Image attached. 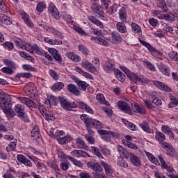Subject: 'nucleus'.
I'll return each mask as SVG.
<instances>
[{"mask_svg": "<svg viewBox=\"0 0 178 178\" xmlns=\"http://www.w3.org/2000/svg\"><path fill=\"white\" fill-rule=\"evenodd\" d=\"M121 70L125 72L128 79H130L131 81L135 83H142V84H148V80H147L143 75H137V74L131 72L126 67H121Z\"/></svg>", "mask_w": 178, "mask_h": 178, "instance_id": "1", "label": "nucleus"}, {"mask_svg": "<svg viewBox=\"0 0 178 178\" xmlns=\"http://www.w3.org/2000/svg\"><path fill=\"white\" fill-rule=\"evenodd\" d=\"M118 15L119 19L121 22L123 23H126V22H127V13L126 12V8H124V7H122L119 10Z\"/></svg>", "mask_w": 178, "mask_h": 178, "instance_id": "16", "label": "nucleus"}, {"mask_svg": "<svg viewBox=\"0 0 178 178\" xmlns=\"http://www.w3.org/2000/svg\"><path fill=\"white\" fill-rule=\"evenodd\" d=\"M153 84L155 87L161 90V91H166V92H170L172 91V89L169 86L159 81H153Z\"/></svg>", "mask_w": 178, "mask_h": 178, "instance_id": "10", "label": "nucleus"}, {"mask_svg": "<svg viewBox=\"0 0 178 178\" xmlns=\"http://www.w3.org/2000/svg\"><path fill=\"white\" fill-rule=\"evenodd\" d=\"M159 161H160L162 169H166L168 172L166 175L168 176V177L178 178V176L175 175V172H175V169H173L172 166L168 165V163H166L165 159L162 158V156H159Z\"/></svg>", "mask_w": 178, "mask_h": 178, "instance_id": "3", "label": "nucleus"}, {"mask_svg": "<svg viewBox=\"0 0 178 178\" xmlns=\"http://www.w3.org/2000/svg\"><path fill=\"white\" fill-rule=\"evenodd\" d=\"M72 140L73 138H72V136L69 135L63 138H57L58 143H59V144H61V145H63L64 144H67L68 143H70V141H72Z\"/></svg>", "mask_w": 178, "mask_h": 178, "instance_id": "28", "label": "nucleus"}, {"mask_svg": "<svg viewBox=\"0 0 178 178\" xmlns=\"http://www.w3.org/2000/svg\"><path fill=\"white\" fill-rule=\"evenodd\" d=\"M75 70H76V72H77V73H79V74H81L86 79H89V80H94V77L92 76V75H91V74H90L87 72H85L84 70H83V69H81L79 67H76L75 68Z\"/></svg>", "mask_w": 178, "mask_h": 178, "instance_id": "26", "label": "nucleus"}, {"mask_svg": "<svg viewBox=\"0 0 178 178\" xmlns=\"http://www.w3.org/2000/svg\"><path fill=\"white\" fill-rule=\"evenodd\" d=\"M117 105L120 111H122L124 113H128V115H131V108L126 102L119 101Z\"/></svg>", "mask_w": 178, "mask_h": 178, "instance_id": "6", "label": "nucleus"}, {"mask_svg": "<svg viewBox=\"0 0 178 178\" xmlns=\"http://www.w3.org/2000/svg\"><path fill=\"white\" fill-rule=\"evenodd\" d=\"M139 126L146 133H148L149 134L152 133V129H151V127H149V124H148V122L145 121L143 123L139 124Z\"/></svg>", "mask_w": 178, "mask_h": 178, "instance_id": "34", "label": "nucleus"}, {"mask_svg": "<svg viewBox=\"0 0 178 178\" xmlns=\"http://www.w3.org/2000/svg\"><path fill=\"white\" fill-rule=\"evenodd\" d=\"M67 90L69 92H71V94H74V95H76V97H79L80 95V90H79V88L76 86V85H73L72 83L67 85Z\"/></svg>", "mask_w": 178, "mask_h": 178, "instance_id": "23", "label": "nucleus"}, {"mask_svg": "<svg viewBox=\"0 0 178 178\" xmlns=\"http://www.w3.org/2000/svg\"><path fill=\"white\" fill-rule=\"evenodd\" d=\"M88 86L89 85H88V83H87V82L81 81V82H79L78 88L81 91H86V90H87V87H88Z\"/></svg>", "mask_w": 178, "mask_h": 178, "instance_id": "56", "label": "nucleus"}, {"mask_svg": "<svg viewBox=\"0 0 178 178\" xmlns=\"http://www.w3.org/2000/svg\"><path fill=\"white\" fill-rule=\"evenodd\" d=\"M92 151L93 154L96 155V156H97V158H99L100 159H104V156H102V154L101 153L98 147L92 146Z\"/></svg>", "mask_w": 178, "mask_h": 178, "instance_id": "51", "label": "nucleus"}, {"mask_svg": "<svg viewBox=\"0 0 178 178\" xmlns=\"http://www.w3.org/2000/svg\"><path fill=\"white\" fill-rule=\"evenodd\" d=\"M155 140L160 144V143H162L166 140V136H165L164 133L161 131H156L155 134Z\"/></svg>", "mask_w": 178, "mask_h": 178, "instance_id": "32", "label": "nucleus"}, {"mask_svg": "<svg viewBox=\"0 0 178 178\" xmlns=\"http://www.w3.org/2000/svg\"><path fill=\"white\" fill-rule=\"evenodd\" d=\"M42 115L44 116V119L47 120V122H52L55 120V116H54L51 113H47L44 111H42Z\"/></svg>", "mask_w": 178, "mask_h": 178, "instance_id": "49", "label": "nucleus"}, {"mask_svg": "<svg viewBox=\"0 0 178 178\" xmlns=\"http://www.w3.org/2000/svg\"><path fill=\"white\" fill-rule=\"evenodd\" d=\"M67 159H69L70 162H72L75 166H77L78 168H83V163H81V161L74 159V157H72L71 156H67Z\"/></svg>", "mask_w": 178, "mask_h": 178, "instance_id": "39", "label": "nucleus"}, {"mask_svg": "<svg viewBox=\"0 0 178 178\" xmlns=\"http://www.w3.org/2000/svg\"><path fill=\"white\" fill-rule=\"evenodd\" d=\"M166 155H168V156H170V158H173L176 156V150H175L172 145L167 149Z\"/></svg>", "mask_w": 178, "mask_h": 178, "instance_id": "47", "label": "nucleus"}, {"mask_svg": "<svg viewBox=\"0 0 178 178\" xmlns=\"http://www.w3.org/2000/svg\"><path fill=\"white\" fill-rule=\"evenodd\" d=\"M15 68H10L9 67H3L1 68V72L2 73H6V74H13V70Z\"/></svg>", "mask_w": 178, "mask_h": 178, "instance_id": "60", "label": "nucleus"}, {"mask_svg": "<svg viewBox=\"0 0 178 178\" xmlns=\"http://www.w3.org/2000/svg\"><path fill=\"white\" fill-rule=\"evenodd\" d=\"M96 99L97 101L99 102V104H102L103 105H106V106H109V102H108L106 99H105V97L104 96V95L99 93L96 96Z\"/></svg>", "mask_w": 178, "mask_h": 178, "instance_id": "30", "label": "nucleus"}, {"mask_svg": "<svg viewBox=\"0 0 178 178\" xmlns=\"http://www.w3.org/2000/svg\"><path fill=\"white\" fill-rule=\"evenodd\" d=\"M11 106L12 102L10 101V97H0V108L2 109V111H5Z\"/></svg>", "mask_w": 178, "mask_h": 178, "instance_id": "5", "label": "nucleus"}, {"mask_svg": "<svg viewBox=\"0 0 178 178\" xmlns=\"http://www.w3.org/2000/svg\"><path fill=\"white\" fill-rule=\"evenodd\" d=\"M159 70L160 72L164 74V76H170V69L168 65L163 64V63H160L158 65Z\"/></svg>", "mask_w": 178, "mask_h": 178, "instance_id": "17", "label": "nucleus"}, {"mask_svg": "<svg viewBox=\"0 0 178 178\" xmlns=\"http://www.w3.org/2000/svg\"><path fill=\"white\" fill-rule=\"evenodd\" d=\"M81 66L84 69L88 70V72H90V73H93V74L97 73V69L95 68V67H94V65H92V63H91L88 60L82 61Z\"/></svg>", "mask_w": 178, "mask_h": 178, "instance_id": "9", "label": "nucleus"}, {"mask_svg": "<svg viewBox=\"0 0 178 178\" xmlns=\"http://www.w3.org/2000/svg\"><path fill=\"white\" fill-rule=\"evenodd\" d=\"M168 57L173 62H178V53L175 51H171L168 53Z\"/></svg>", "mask_w": 178, "mask_h": 178, "instance_id": "43", "label": "nucleus"}, {"mask_svg": "<svg viewBox=\"0 0 178 178\" xmlns=\"http://www.w3.org/2000/svg\"><path fill=\"white\" fill-rule=\"evenodd\" d=\"M146 155H147L149 161H150V162H152L154 165H159V161H158V159H156V157L154 156V155H152V154H151L149 152H147Z\"/></svg>", "mask_w": 178, "mask_h": 178, "instance_id": "44", "label": "nucleus"}, {"mask_svg": "<svg viewBox=\"0 0 178 178\" xmlns=\"http://www.w3.org/2000/svg\"><path fill=\"white\" fill-rule=\"evenodd\" d=\"M88 19L89 22H91V23H93V24H96V26L100 27V29H104V24L94 17V16H88Z\"/></svg>", "mask_w": 178, "mask_h": 178, "instance_id": "31", "label": "nucleus"}, {"mask_svg": "<svg viewBox=\"0 0 178 178\" xmlns=\"http://www.w3.org/2000/svg\"><path fill=\"white\" fill-rule=\"evenodd\" d=\"M19 101L22 102V104H24L29 108H35V103L33 102V100L26 98V97H19Z\"/></svg>", "mask_w": 178, "mask_h": 178, "instance_id": "14", "label": "nucleus"}, {"mask_svg": "<svg viewBox=\"0 0 178 178\" xmlns=\"http://www.w3.org/2000/svg\"><path fill=\"white\" fill-rule=\"evenodd\" d=\"M3 63L6 65V66H8V67H10L11 69H15V63L10 60L4 59Z\"/></svg>", "mask_w": 178, "mask_h": 178, "instance_id": "62", "label": "nucleus"}, {"mask_svg": "<svg viewBox=\"0 0 178 178\" xmlns=\"http://www.w3.org/2000/svg\"><path fill=\"white\" fill-rule=\"evenodd\" d=\"M17 144V139H15L14 141L11 142L6 147L7 152H10L15 151L16 145Z\"/></svg>", "mask_w": 178, "mask_h": 178, "instance_id": "46", "label": "nucleus"}, {"mask_svg": "<svg viewBox=\"0 0 178 178\" xmlns=\"http://www.w3.org/2000/svg\"><path fill=\"white\" fill-rule=\"evenodd\" d=\"M58 99L60 101V105L63 109L65 111H72L74 108H77V104L76 102H68L65 97H58Z\"/></svg>", "mask_w": 178, "mask_h": 178, "instance_id": "4", "label": "nucleus"}, {"mask_svg": "<svg viewBox=\"0 0 178 178\" xmlns=\"http://www.w3.org/2000/svg\"><path fill=\"white\" fill-rule=\"evenodd\" d=\"M49 74L54 80H59V75H58V72L55 70H49Z\"/></svg>", "mask_w": 178, "mask_h": 178, "instance_id": "61", "label": "nucleus"}, {"mask_svg": "<svg viewBox=\"0 0 178 178\" xmlns=\"http://www.w3.org/2000/svg\"><path fill=\"white\" fill-rule=\"evenodd\" d=\"M122 144L127 147L128 148H131V149H138V146L127 140H122Z\"/></svg>", "mask_w": 178, "mask_h": 178, "instance_id": "35", "label": "nucleus"}, {"mask_svg": "<svg viewBox=\"0 0 178 178\" xmlns=\"http://www.w3.org/2000/svg\"><path fill=\"white\" fill-rule=\"evenodd\" d=\"M48 10L49 13H51V16L54 17L56 20H59L60 19V16L59 15V11L58 10V8H56V6H55V4L51 3L49 5Z\"/></svg>", "mask_w": 178, "mask_h": 178, "instance_id": "8", "label": "nucleus"}, {"mask_svg": "<svg viewBox=\"0 0 178 178\" xmlns=\"http://www.w3.org/2000/svg\"><path fill=\"white\" fill-rule=\"evenodd\" d=\"M24 90L27 95H30V94H33V95H34L35 92H37V87L34 83H29L24 87Z\"/></svg>", "mask_w": 178, "mask_h": 178, "instance_id": "7", "label": "nucleus"}, {"mask_svg": "<svg viewBox=\"0 0 178 178\" xmlns=\"http://www.w3.org/2000/svg\"><path fill=\"white\" fill-rule=\"evenodd\" d=\"M15 111L16 113H17V116H18L19 115H21V113H24V106L22 104H17L15 106Z\"/></svg>", "mask_w": 178, "mask_h": 178, "instance_id": "52", "label": "nucleus"}, {"mask_svg": "<svg viewBox=\"0 0 178 178\" xmlns=\"http://www.w3.org/2000/svg\"><path fill=\"white\" fill-rule=\"evenodd\" d=\"M129 158H130V161H131V163H133V165H134V166H140L141 165L140 159H138V157L137 156L131 153Z\"/></svg>", "mask_w": 178, "mask_h": 178, "instance_id": "33", "label": "nucleus"}, {"mask_svg": "<svg viewBox=\"0 0 178 178\" xmlns=\"http://www.w3.org/2000/svg\"><path fill=\"white\" fill-rule=\"evenodd\" d=\"M71 155L75 158L90 157V155L83 150H74L71 152Z\"/></svg>", "mask_w": 178, "mask_h": 178, "instance_id": "19", "label": "nucleus"}, {"mask_svg": "<svg viewBox=\"0 0 178 178\" xmlns=\"http://www.w3.org/2000/svg\"><path fill=\"white\" fill-rule=\"evenodd\" d=\"M170 103L169 104L170 108H173V106H177L178 99L176 97L173 95H170Z\"/></svg>", "mask_w": 178, "mask_h": 178, "instance_id": "50", "label": "nucleus"}, {"mask_svg": "<svg viewBox=\"0 0 178 178\" xmlns=\"http://www.w3.org/2000/svg\"><path fill=\"white\" fill-rule=\"evenodd\" d=\"M67 55L69 59H71V60H73V62H80V60H81V58H80L79 55L74 53L70 52L67 54Z\"/></svg>", "mask_w": 178, "mask_h": 178, "instance_id": "42", "label": "nucleus"}, {"mask_svg": "<svg viewBox=\"0 0 178 178\" xmlns=\"http://www.w3.org/2000/svg\"><path fill=\"white\" fill-rule=\"evenodd\" d=\"M116 77L120 81H124L126 79V77L124 76V74L120 72V70L117 71Z\"/></svg>", "mask_w": 178, "mask_h": 178, "instance_id": "64", "label": "nucleus"}, {"mask_svg": "<svg viewBox=\"0 0 178 178\" xmlns=\"http://www.w3.org/2000/svg\"><path fill=\"white\" fill-rule=\"evenodd\" d=\"M118 12V4H113L111 7L108 10L107 13L109 15H113Z\"/></svg>", "mask_w": 178, "mask_h": 178, "instance_id": "59", "label": "nucleus"}, {"mask_svg": "<svg viewBox=\"0 0 178 178\" xmlns=\"http://www.w3.org/2000/svg\"><path fill=\"white\" fill-rule=\"evenodd\" d=\"M134 111L135 112H138V113H140V115H145V109L144 108V107L137 104H135L134 105Z\"/></svg>", "mask_w": 178, "mask_h": 178, "instance_id": "40", "label": "nucleus"}, {"mask_svg": "<svg viewBox=\"0 0 178 178\" xmlns=\"http://www.w3.org/2000/svg\"><path fill=\"white\" fill-rule=\"evenodd\" d=\"M17 159L19 162H21V163H24L25 166H28L29 168H31L33 166L31 161L27 159L23 154H18Z\"/></svg>", "mask_w": 178, "mask_h": 178, "instance_id": "12", "label": "nucleus"}, {"mask_svg": "<svg viewBox=\"0 0 178 178\" xmlns=\"http://www.w3.org/2000/svg\"><path fill=\"white\" fill-rule=\"evenodd\" d=\"M100 163L102 166H103L106 175L108 176H112V174L113 173V171L112 170V166L107 163H105V161H101Z\"/></svg>", "mask_w": 178, "mask_h": 178, "instance_id": "22", "label": "nucleus"}, {"mask_svg": "<svg viewBox=\"0 0 178 178\" xmlns=\"http://www.w3.org/2000/svg\"><path fill=\"white\" fill-rule=\"evenodd\" d=\"M87 166L89 168V169L95 170V172H102L103 170L102 167H101V165H99L98 163H94L92 161L88 162Z\"/></svg>", "mask_w": 178, "mask_h": 178, "instance_id": "13", "label": "nucleus"}, {"mask_svg": "<svg viewBox=\"0 0 178 178\" xmlns=\"http://www.w3.org/2000/svg\"><path fill=\"white\" fill-rule=\"evenodd\" d=\"M47 8V5L45 4V3L44 2H39L37 5V7H36V10L37 12H43L44 11V9H46Z\"/></svg>", "mask_w": 178, "mask_h": 178, "instance_id": "54", "label": "nucleus"}, {"mask_svg": "<svg viewBox=\"0 0 178 178\" xmlns=\"http://www.w3.org/2000/svg\"><path fill=\"white\" fill-rule=\"evenodd\" d=\"M111 37L114 41H117V42H122L123 41V38H122V35L119 33L118 31L111 32Z\"/></svg>", "mask_w": 178, "mask_h": 178, "instance_id": "36", "label": "nucleus"}, {"mask_svg": "<svg viewBox=\"0 0 178 178\" xmlns=\"http://www.w3.org/2000/svg\"><path fill=\"white\" fill-rule=\"evenodd\" d=\"M97 133L102 136V138L104 140V141H106L107 143H109L111 141V136L108 134V131L104 129H99L97 130Z\"/></svg>", "mask_w": 178, "mask_h": 178, "instance_id": "20", "label": "nucleus"}, {"mask_svg": "<svg viewBox=\"0 0 178 178\" xmlns=\"http://www.w3.org/2000/svg\"><path fill=\"white\" fill-rule=\"evenodd\" d=\"M95 42L99 44L100 45H104L105 47L109 46V42L101 38L100 37H96L95 38Z\"/></svg>", "mask_w": 178, "mask_h": 178, "instance_id": "45", "label": "nucleus"}, {"mask_svg": "<svg viewBox=\"0 0 178 178\" xmlns=\"http://www.w3.org/2000/svg\"><path fill=\"white\" fill-rule=\"evenodd\" d=\"M131 29L133 30V31H134V33H141V27H140V26H138V24H136V23H132L131 24Z\"/></svg>", "mask_w": 178, "mask_h": 178, "instance_id": "63", "label": "nucleus"}, {"mask_svg": "<svg viewBox=\"0 0 178 178\" xmlns=\"http://www.w3.org/2000/svg\"><path fill=\"white\" fill-rule=\"evenodd\" d=\"M3 112H4L6 115H8L10 118H13L14 116H16V113H15L13 109H12V106L8 107V108L6 110H3Z\"/></svg>", "mask_w": 178, "mask_h": 178, "instance_id": "53", "label": "nucleus"}, {"mask_svg": "<svg viewBox=\"0 0 178 178\" xmlns=\"http://www.w3.org/2000/svg\"><path fill=\"white\" fill-rule=\"evenodd\" d=\"M118 166H120V168H124L125 169L129 168V165L127 164L126 161H124V159L122 158L118 160Z\"/></svg>", "mask_w": 178, "mask_h": 178, "instance_id": "58", "label": "nucleus"}, {"mask_svg": "<svg viewBox=\"0 0 178 178\" xmlns=\"http://www.w3.org/2000/svg\"><path fill=\"white\" fill-rule=\"evenodd\" d=\"M81 119L83 121V123L88 124L90 127H92V129H97V130H100L99 129H104L102 122L88 117L87 114H82L81 115Z\"/></svg>", "mask_w": 178, "mask_h": 178, "instance_id": "2", "label": "nucleus"}, {"mask_svg": "<svg viewBox=\"0 0 178 178\" xmlns=\"http://www.w3.org/2000/svg\"><path fill=\"white\" fill-rule=\"evenodd\" d=\"M63 88H65V83L63 82H56L51 87V90L55 92L60 91V90H63Z\"/></svg>", "mask_w": 178, "mask_h": 178, "instance_id": "27", "label": "nucleus"}, {"mask_svg": "<svg viewBox=\"0 0 178 178\" xmlns=\"http://www.w3.org/2000/svg\"><path fill=\"white\" fill-rule=\"evenodd\" d=\"M47 31H48V33H51V34H54V35H56L58 38H60L61 40L63 38V34L57 30H55L54 28L48 27L47 29Z\"/></svg>", "mask_w": 178, "mask_h": 178, "instance_id": "37", "label": "nucleus"}, {"mask_svg": "<svg viewBox=\"0 0 178 178\" xmlns=\"http://www.w3.org/2000/svg\"><path fill=\"white\" fill-rule=\"evenodd\" d=\"M31 136L33 137V140H40V138L41 137V134H40V128L38 126L35 125L31 132Z\"/></svg>", "mask_w": 178, "mask_h": 178, "instance_id": "21", "label": "nucleus"}, {"mask_svg": "<svg viewBox=\"0 0 178 178\" xmlns=\"http://www.w3.org/2000/svg\"><path fill=\"white\" fill-rule=\"evenodd\" d=\"M76 143L79 148H81V149H87V148H88V146L86 144V141L81 138H77L76 139Z\"/></svg>", "mask_w": 178, "mask_h": 178, "instance_id": "29", "label": "nucleus"}, {"mask_svg": "<svg viewBox=\"0 0 178 178\" xmlns=\"http://www.w3.org/2000/svg\"><path fill=\"white\" fill-rule=\"evenodd\" d=\"M49 101L51 105H54L55 106H56V105L60 102L59 97H56L55 96H51Z\"/></svg>", "mask_w": 178, "mask_h": 178, "instance_id": "55", "label": "nucleus"}, {"mask_svg": "<svg viewBox=\"0 0 178 178\" xmlns=\"http://www.w3.org/2000/svg\"><path fill=\"white\" fill-rule=\"evenodd\" d=\"M49 133H50L49 136H51L54 138L60 137V136H63V134H65V131H59L56 128L51 129Z\"/></svg>", "mask_w": 178, "mask_h": 178, "instance_id": "24", "label": "nucleus"}, {"mask_svg": "<svg viewBox=\"0 0 178 178\" xmlns=\"http://www.w3.org/2000/svg\"><path fill=\"white\" fill-rule=\"evenodd\" d=\"M115 65L113 63H111L109 62L106 63L105 65H104V69L106 70V72H113L115 70Z\"/></svg>", "mask_w": 178, "mask_h": 178, "instance_id": "48", "label": "nucleus"}, {"mask_svg": "<svg viewBox=\"0 0 178 178\" xmlns=\"http://www.w3.org/2000/svg\"><path fill=\"white\" fill-rule=\"evenodd\" d=\"M156 5L157 7L162 9L163 12H168V7L166 6V2H165V0H156Z\"/></svg>", "mask_w": 178, "mask_h": 178, "instance_id": "38", "label": "nucleus"}, {"mask_svg": "<svg viewBox=\"0 0 178 178\" xmlns=\"http://www.w3.org/2000/svg\"><path fill=\"white\" fill-rule=\"evenodd\" d=\"M17 116L18 118H19V119H21V120H23V122H26V123L30 122V119L29 118V116L27 115V114H26L25 112L18 115Z\"/></svg>", "mask_w": 178, "mask_h": 178, "instance_id": "57", "label": "nucleus"}, {"mask_svg": "<svg viewBox=\"0 0 178 178\" xmlns=\"http://www.w3.org/2000/svg\"><path fill=\"white\" fill-rule=\"evenodd\" d=\"M21 17L23 19L24 23L28 26V27H34V24L31 22L30 17L25 12L21 13Z\"/></svg>", "mask_w": 178, "mask_h": 178, "instance_id": "18", "label": "nucleus"}, {"mask_svg": "<svg viewBox=\"0 0 178 178\" xmlns=\"http://www.w3.org/2000/svg\"><path fill=\"white\" fill-rule=\"evenodd\" d=\"M116 29L120 34H126L127 33V26L123 22H119L116 24Z\"/></svg>", "mask_w": 178, "mask_h": 178, "instance_id": "15", "label": "nucleus"}, {"mask_svg": "<svg viewBox=\"0 0 178 178\" xmlns=\"http://www.w3.org/2000/svg\"><path fill=\"white\" fill-rule=\"evenodd\" d=\"M117 151L119 153V154L120 155V156H122V158H125V159H127L129 156V152H127V150H126V149H124V147L118 145L117 147Z\"/></svg>", "mask_w": 178, "mask_h": 178, "instance_id": "25", "label": "nucleus"}, {"mask_svg": "<svg viewBox=\"0 0 178 178\" xmlns=\"http://www.w3.org/2000/svg\"><path fill=\"white\" fill-rule=\"evenodd\" d=\"M47 165L48 166H49V168L54 169L56 173H59L60 170L58 168V165H56V163L55 161L49 160V161H47Z\"/></svg>", "mask_w": 178, "mask_h": 178, "instance_id": "41", "label": "nucleus"}, {"mask_svg": "<svg viewBox=\"0 0 178 178\" xmlns=\"http://www.w3.org/2000/svg\"><path fill=\"white\" fill-rule=\"evenodd\" d=\"M77 104L79 105V108L81 109V111H84L85 112H87V113H90V115H92V113H94V111H92L91 107H89L88 105H87L83 102L79 101L77 102Z\"/></svg>", "mask_w": 178, "mask_h": 178, "instance_id": "11", "label": "nucleus"}]
</instances>
